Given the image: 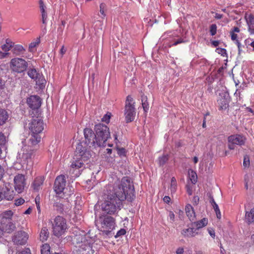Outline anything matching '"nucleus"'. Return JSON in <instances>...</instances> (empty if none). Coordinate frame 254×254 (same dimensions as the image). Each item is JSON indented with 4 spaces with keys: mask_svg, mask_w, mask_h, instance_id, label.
Listing matches in <instances>:
<instances>
[{
    "mask_svg": "<svg viewBox=\"0 0 254 254\" xmlns=\"http://www.w3.org/2000/svg\"><path fill=\"white\" fill-rule=\"evenodd\" d=\"M103 197L102 211L109 215H115L121 209L123 201H132L134 199V186L128 177H123L120 183L107 185Z\"/></svg>",
    "mask_w": 254,
    "mask_h": 254,
    "instance_id": "obj_1",
    "label": "nucleus"
},
{
    "mask_svg": "<svg viewBox=\"0 0 254 254\" xmlns=\"http://www.w3.org/2000/svg\"><path fill=\"white\" fill-rule=\"evenodd\" d=\"M72 241L77 248V254H93V240L87 235H76Z\"/></svg>",
    "mask_w": 254,
    "mask_h": 254,
    "instance_id": "obj_2",
    "label": "nucleus"
},
{
    "mask_svg": "<svg viewBox=\"0 0 254 254\" xmlns=\"http://www.w3.org/2000/svg\"><path fill=\"white\" fill-rule=\"evenodd\" d=\"M97 228L106 235H108L116 227V219L109 215H101L95 220Z\"/></svg>",
    "mask_w": 254,
    "mask_h": 254,
    "instance_id": "obj_3",
    "label": "nucleus"
},
{
    "mask_svg": "<svg viewBox=\"0 0 254 254\" xmlns=\"http://www.w3.org/2000/svg\"><path fill=\"white\" fill-rule=\"evenodd\" d=\"M65 177L64 175H60L57 177L54 184V190L57 194L63 192L65 196H70L74 191V189L71 186H68L65 189Z\"/></svg>",
    "mask_w": 254,
    "mask_h": 254,
    "instance_id": "obj_4",
    "label": "nucleus"
},
{
    "mask_svg": "<svg viewBox=\"0 0 254 254\" xmlns=\"http://www.w3.org/2000/svg\"><path fill=\"white\" fill-rule=\"evenodd\" d=\"M95 130L97 137L98 146H105L107 140L110 137L109 128L106 125L100 123L95 126Z\"/></svg>",
    "mask_w": 254,
    "mask_h": 254,
    "instance_id": "obj_5",
    "label": "nucleus"
},
{
    "mask_svg": "<svg viewBox=\"0 0 254 254\" xmlns=\"http://www.w3.org/2000/svg\"><path fill=\"white\" fill-rule=\"evenodd\" d=\"M53 234L60 237L64 234L67 229L66 221L63 217L56 216L52 221Z\"/></svg>",
    "mask_w": 254,
    "mask_h": 254,
    "instance_id": "obj_6",
    "label": "nucleus"
},
{
    "mask_svg": "<svg viewBox=\"0 0 254 254\" xmlns=\"http://www.w3.org/2000/svg\"><path fill=\"white\" fill-rule=\"evenodd\" d=\"M41 139L40 134L30 133L29 138L25 141V145L23 147V151L26 152V154H31L32 151L37 149Z\"/></svg>",
    "mask_w": 254,
    "mask_h": 254,
    "instance_id": "obj_7",
    "label": "nucleus"
},
{
    "mask_svg": "<svg viewBox=\"0 0 254 254\" xmlns=\"http://www.w3.org/2000/svg\"><path fill=\"white\" fill-rule=\"evenodd\" d=\"M41 139L40 134L30 133L29 138L25 141V145L23 147V151L26 152V154H31L32 151L37 149Z\"/></svg>",
    "mask_w": 254,
    "mask_h": 254,
    "instance_id": "obj_8",
    "label": "nucleus"
},
{
    "mask_svg": "<svg viewBox=\"0 0 254 254\" xmlns=\"http://www.w3.org/2000/svg\"><path fill=\"white\" fill-rule=\"evenodd\" d=\"M133 98L129 95L127 97L126 101L125 115L127 123L132 122L135 116V111Z\"/></svg>",
    "mask_w": 254,
    "mask_h": 254,
    "instance_id": "obj_9",
    "label": "nucleus"
},
{
    "mask_svg": "<svg viewBox=\"0 0 254 254\" xmlns=\"http://www.w3.org/2000/svg\"><path fill=\"white\" fill-rule=\"evenodd\" d=\"M15 192L12 189V185L9 183H5L3 186L0 187V202L11 201L13 199Z\"/></svg>",
    "mask_w": 254,
    "mask_h": 254,
    "instance_id": "obj_10",
    "label": "nucleus"
},
{
    "mask_svg": "<svg viewBox=\"0 0 254 254\" xmlns=\"http://www.w3.org/2000/svg\"><path fill=\"white\" fill-rule=\"evenodd\" d=\"M91 147V146H89L86 143L80 142L76 145L75 152V156L81 158L83 161L87 160L91 156L90 149Z\"/></svg>",
    "mask_w": 254,
    "mask_h": 254,
    "instance_id": "obj_11",
    "label": "nucleus"
},
{
    "mask_svg": "<svg viewBox=\"0 0 254 254\" xmlns=\"http://www.w3.org/2000/svg\"><path fill=\"white\" fill-rule=\"evenodd\" d=\"M84 135L85 140L82 143H86L89 146H95L98 145V140L96 134L89 128H86L84 129Z\"/></svg>",
    "mask_w": 254,
    "mask_h": 254,
    "instance_id": "obj_12",
    "label": "nucleus"
},
{
    "mask_svg": "<svg viewBox=\"0 0 254 254\" xmlns=\"http://www.w3.org/2000/svg\"><path fill=\"white\" fill-rule=\"evenodd\" d=\"M29 128L31 133L40 134L44 128L43 121L38 118L32 120L29 124Z\"/></svg>",
    "mask_w": 254,
    "mask_h": 254,
    "instance_id": "obj_13",
    "label": "nucleus"
},
{
    "mask_svg": "<svg viewBox=\"0 0 254 254\" xmlns=\"http://www.w3.org/2000/svg\"><path fill=\"white\" fill-rule=\"evenodd\" d=\"M14 186L16 191L21 193L26 185V179L24 175L18 174L14 178Z\"/></svg>",
    "mask_w": 254,
    "mask_h": 254,
    "instance_id": "obj_14",
    "label": "nucleus"
},
{
    "mask_svg": "<svg viewBox=\"0 0 254 254\" xmlns=\"http://www.w3.org/2000/svg\"><path fill=\"white\" fill-rule=\"evenodd\" d=\"M83 161H84L83 159L74 155L71 162L70 173L73 174L76 170H78V173H76L75 176H79L80 174L79 169L83 166L84 164Z\"/></svg>",
    "mask_w": 254,
    "mask_h": 254,
    "instance_id": "obj_15",
    "label": "nucleus"
},
{
    "mask_svg": "<svg viewBox=\"0 0 254 254\" xmlns=\"http://www.w3.org/2000/svg\"><path fill=\"white\" fill-rule=\"evenodd\" d=\"M28 238L27 234L24 231L16 232L12 238V241L15 244L19 245H25Z\"/></svg>",
    "mask_w": 254,
    "mask_h": 254,
    "instance_id": "obj_16",
    "label": "nucleus"
},
{
    "mask_svg": "<svg viewBox=\"0 0 254 254\" xmlns=\"http://www.w3.org/2000/svg\"><path fill=\"white\" fill-rule=\"evenodd\" d=\"M246 140V137L241 134H234L230 135L228 138V142H232L240 146L244 145Z\"/></svg>",
    "mask_w": 254,
    "mask_h": 254,
    "instance_id": "obj_17",
    "label": "nucleus"
},
{
    "mask_svg": "<svg viewBox=\"0 0 254 254\" xmlns=\"http://www.w3.org/2000/svg\"><path fill=\"white\" fill-rule=\"evenodd\" d=\"M27 103L32 109H37L41 106V99L38 96H31L27 99Z\"/></svg>",
    "mask_w": 254,
    "mask_h": 254,
    "instance_id": "obj_18",
    "label": "nucleus"
},
{
    "mask_svg": "<svg viewBox=\"0 0 254 254\" xmlns=\"http://www.w3.org/2000/svg\"><path fill=\"white\" fill-rule=\"evenodd\" d=\"M1 222L5 233H11L15 228V225L11 221L10 219L3 217L1 220Z\"/></svg>",
    "mask_w": 254,
    "mask_h": 254,
    "instance_id": "obj_19",
    "label": "nucleus"
},
{
    "mask_svg": "<svg viewBox=\"0 0 254 254\" xmlns=\"http://www.w3.org/2000/svg\"><path fill=\"white\" fill-rule=\"evenodd\" d=\"M39 7L41 14L42 22V23L45 25L44 30L46 31V26L47 24L48 14L46 11L47 7L46 5L44 4V2L42 0H40L39 1Z\"/></svg>",
    "mask_w": 254,
    "mask_h": 254,
    "instance_id": "obj_20",
    "label": "nucleus"
},
{
    "mask_svg": "<svg viewBox=\"0 0 254 254\" xmlns=\"http://www.w3.org/2000/svg\"><path fill=\"white\" fill-rule=\"evenodd\" d=\"M44 178L42 176L36 177L32 184L31 187L35 191H38L41 189V187L43 184Z\"/></svg>",
    "mask_w": 254,
    "mask_h": 254,
    "instance_id": "obj_21",
    "label": "nucleus"
},
{
    "mask_svg": "<svg viewBox=\"0 0 254 254\" xmlns=\"http://www.w3.org/2000/svg\"><path fill=\"white\" fill-rule=\"evenodd\" d=\"M217 102L219 110H224L229 107V99L225 96L219 97Z\"/></svg>",
    "mask_w": 254,
    "mask_h": 254,
    "instance_id": "obj_22",
    "label": "nucleus"
},
{
    "mask_svg": "<svg viewBox=\"0 0 254 254\" xmlns=\"http://www.w3.org/2000/svg\"><path fill=\"white\" fill-rule=\"evenodd\" d=\"M198 234L197 229L194 228H188L187 229H183L182 232V234L187 237H193Z\"/></svg>",
    "mask_w": 254,
    "mask_h": 254,
    "instance_id": "obj_23",
    "label": "nucleus"
},
{
    "mask_svg": "<svg viewBox=\"0 0 254 254\" xmlns=\"http://www.w3.org/2000/svg\"><path fill=\"white\" fill-rule=\"evenodd\" d=\"M33 58V56L31 55H28L26 57V59L27 61H26L25 59L19 58H13L11 60L10 64H28V63H31L32 61H31Z\"/></svg>",
    "mask_w": 254,
    "mask_h": 254,
    "instance_id": "obj_24",
    "label": "nucleus"
},
{
    "mask_svg": "<svg viewBox=\"0 0 254 254\" xmlns=\"http://www.w3.org/2000/svg\"><path fill=\"white\" fill-rule=\"evenodd\" d=\"M187 215L190 221H193L195 217V213L193 207L190 204H187L185 207Z\"/></svg>",
    "mask_w": 254,
    "mask_h": 254,
    "instance_id": "obj_25",
    "label": "nucleus"
},
{
    "mask_svg": "<svg viewBox=\"0 0 254 254\" xmlns=\"http://www.w3.org/2000/svg\"><path fill=\"white\" fill-rule=\"evenodd\" d=\"M14 43L10 39H6L5 43L1 46V49L3 52H8L13 47Z\"/></svg>",
    "mask_w": 254,
    "mask_h": 254,
    "instance_id": "obj_26",
    "label": "nucleus"
},
{
    "mask_svg": "<svg viewBox=\"0 0 254 254\" xmlns=\"http://www.w3.org/2000/svg\"><path fill=\"white\" fill-rule=\"evenodd\" d=\"M26 64H11L10 68L12 71L17 73H21L26 69Z\"/></svg>",
    "mask_w": 254,
    "mask_h": 254,
    "instance_id": "obj_27",
    "label": "nucleus"
},
{
    "mask_svg": "<svg viewBox=\"0 0 254 254\" xmlns=\"http://www.w3.org/2000/svg\"><path fill=\"white\" fill-rule=\"evenodd\" d=\"M245 221L248 224L254 222V208H252L249 211L246 212Z\"/></svg>",
    "mask_w": 254,
    "mask_h": 254,
    "instance_id": "obj_28",
    "label": "nucleus"
},
{
    "mask_svg": "<svg viewBox=\"0 0 254 254\" xmlns=\"http://www.w3.org/2000/svg\"><path fill=\"white\" fill-rule=\"evenodd\" d=\"M244 18L248 26H254V15L253 13L246 12L245 14Z\"/></svg>",
    "mask_w": 254,
    "mask_h": 254,
    "instance_id": "obj_29",
    "label": "nucleus"
},
{
    "mask_svg": "<svg viewBox=\"0 0 254 254\" xmlns=\"http://www.w3.org/2000/svg\"><path fill=\"white\" fill-rule=\"evenodd\" d=\"M12 51L15 55H20L25 51V49L21 45L17 44L14 45L13 44Z\"/></svg>",
    "mask_w": 254,
    "mask_h": 254,
    "instance_id": "obj_30",
    "label": "nucleus"
},
{
    "mask_svg": "<svg viewBox=\"0 0 254 254\" xmlns=\"http://www.w3.org/2000/svg\"><path fill=\"white\" fill-rule=\"evenodd\" d=\"M49 234L47 228L46 227L42 228L40 234V240L42 242L46 241L49 237Z\"/></svg>",
    "mask_w": 254,
    "mask_h": 254,
    "instance_id": "obj_31",
    "label": "nucleus"
},
{
    "mask_svg": "<svg viewBox=\"0 0 254 254\" xmlns=\"http://www.w3.org/2000/svg\"><path fill=\"white\" fill-rule=\"evenodd\" d=\"M208 223V219L206 218H203L201 220L196 221L194 223V225L196 226L197 231L201 228H203L207 225Z\"/></svg>",
    "mask_w": 254,
    "mask_h": 254,
    "instance_id": "obj_32",
    "label": "nucleus"
},
{
    "mask_svg": "<svg viewBox=\"0 0 254 254\" xmlns=\"http://www.w3.org/2000/svg\"><path fill=\"white\" fill-rule=\"evenodd\" d=\"M8 119L7 112L2 109L0 110V126L3 125Z\"/></svg>",
    "mask_w": 254,
    "mask_h": 254,
    "instance_id": "obj_33",
    "label": "nucleus"
},
{
    "mask_svg": "<svg viewBox=\"0 0 254 254\" xmlns=\"http://www.w3.org/2000/svg\"><path fill=\"white\" fill-rule=\"evenodd\" d=\"M141 103L143 110L145 112H147L149 110V106L147 102V98L146 96L144 95L141 96Z\"/></svg>",
    "mask_w": 254,
    "mask_h": 254,
    "instance_id": "obj_34",
    "label": "nucleus"
},
{
    "mask_svg": "<svg viewBox=\"0 0 254 254\" xmlns=\"http://www.w3.org/2000/svg\"><path fill=\"white\" fill-rule=\"evenodd\" d=\"M40 39L37 38L35 41L32 42L29 45V51L31 52H33L36 51V47L40 43Z\"/></svg>",
    "mask_w": 254,
    "mask_h": 254,
    "instance_id": "obj_35",
    "label": "nucleus"
},
{
    "mask_svg": "<svg viewBox=\"0 0 254 254\" xmlns=\"http://www.w3.org/2000/svg\"><path fill=\"white\" fill-rule=\"evenodd\" d=\"M28 75L32 79H37L40 74L35 69H31L28 72Z\"/></svg>",
    "mask_w": 254,
    "mask_h": 254,
    "instance_id": "obj_36",
    "label": "nucleus"
},
{
    "mask_svg": "<svg viewBox=\"0 0 254 254\" xmlns=\"http://www.w3.org/2000/svg\"><path fill=\"white\" fill-rule=\"evenodd\" d=\"M177 188V181L175 177H172L171 178V182L170 187V189L172 192V193H174L176 192Z\"/></svg>",
    "mask_w": 254,
    "mask_h": 254,
    "instance_id": "obj_37",
    "label": "nucleus"
},
{
    "mask_svg": "<svg viewBox=\"0 0 254 254\" xmlns=\"http://www.w3.org/2000/svg\"><path fill=\"white\" fill-rule=\"evenodd\" d=\"M41 254H50V246L48 244H43L41 250Z\"/></svg>",
    "mask_w": 254,
    "mask_h": 254,
    "instance_id": "obj_38",
    "label": "nucleus"
},
{
    "mask_svg": "<svg viewBox=\"0 0 254 254\" xmlns=\"http://www.w3.org/2000/svg\"><path fill=\"white\" fill-rule=\"evenodd\" d=\"M107 10V5L106 3L102 2L100 4V12L102 15V18H104L106 16V11Z\"/></svg>",
    "mask_w": 254,
    "mask_h": 254,
    "instance_id": "obj_39",
    "label": "nucleus"
},
{
    "mask_svg": "<svg viewBox=\"0 0 254 254\" xmlns=\"http://www.w3.org/2000/svg\"><path fill=\"white\" fill-rule=\"evenodd\" d=\"M168 155H163L158 158L159 164L160 166H163L168 160Z\"/></svg>",
    "mask_w": 254,
    "mask_h": 254,
    "instance_id": "obj_40",
    "label": "nucleus"
},
{
    "mask_svg": "<svg viewBox=\"0 0 254 254\" xmlns=\"http://www.w3.org/2000/svg\"><path fill=\"white\" fill-rule=\"evenodd\" d=\"M189 177L193 184H195L196 183L197 177L196 174L194 172L192 171L189 174Z\"/></svg>",
    "mask_w": 254,
    "mask_h": 254,
    "instance_id": "obj_41",
    "label": "nucleus"
},
{
    "mask_svg": "<svg viewBox=\"0 0 254 254\" xmlns=\"http://www.w3.org/2000/svg\"><path fill=\"white\" fill-rule=\"evenodd\" d=\"M217 25L215 24H212L210 26L209 32L211 36H214L217 33Z\"/></svg>",
    "mask_w": 254,
    "mask_h": 254,
    "instance_id": "obj_42",
    "label": "nucleus"
},
{
    "mask_svg": "<svg viewBox=\"0 0 254 254\" xmlns=\"http://www.w3.org/2000/svg\"><path fill=\"white\" fill-rule=\"evenodd\" d=\"M111 116V113L110 112H108L103 117V118H102V121L103 122L106 123V124L109 123Z\"/></svg>",
    "mask_w": 254,
    "mask_h": 254,
    "instance_id": "obj_43",
    "label": "nucleus"
},
{
    "mask_svg": "<svg viewBox=\"0 0 254 254\" xmlns=\"http://www.w3.org/2000/svg\"><path fill=\"white\" fill-rule=\"evenodd\" d=\"M6 142L5 136L3 133H0V146L3 147L5 145Z\"/></svg>",
    "mask_w": 254,
    "mask_h": 254,
    "instance_id": "obj_44",
    "label": "nucleus"
},
{
    "mask_svg": "<svg viewBox=\"0 0 254 254\" xmlns=\"http://www.w3.org/2000/svg\"><path fill=\"white\" fill-rule=\"evenodd\" d=\"M251 176L249 175H246L245 176V179H244L245 182V187L246 190H248L249 182L250 180L251 179Z\"/></svg>",
    "mask_w": 254,
    "mask_h": 254,
    "instance_id": "obj_45",
    "label": "nucleus"
},
{
    "mask_svg": "<svg viewBox=\"0 0 254 254\" xmlns=\"http://www.w3.org/2000/svg\"><path fill=\"white\" fill-rule=\"evenodd\" d=\"M226 69V66H221L218 68L217 71V75L218 76H222L223 74L224 70Z\"/></svg>",
    "mask_w": 254,
    "mask_h": 254,
    "instance_id": "obj_46",
    "label": "nucleus"
},
{
    "mask_svg": "<svg viewBox=\"0 0 254 254\" xmlns=\"http://www.w3.org/2000/svg\"><path fill=\"white\" fill-rule=\"evenodd\" d=\"M243 165L245 167H249L250 166V159L249 157L248 156H246L244 157V161H243Z\"/></svg>",
    "mask_w": 254,
    "mask_h": 254,
    "instance_id": "obj_47",
    "label": "nucleus"
},
{
    "mask_svg": "<svg viewBox=\"0 0 254 254\" xmlns=\"http://www.w3.org/2000/svg\"><path fill=\"white\" fill-rule=\"evenodd\" d=\"M126 233V230L125 229H121L118 231L115 235L116 238L119 237L121 236L125 235Z\"/></svg>",
    "mask_w": 254,
    "mask_h": 254,
    "instance_id": "obj_48",
    "label": "nucleus"
},
{
    "mask_svg": "<svg viewBox=\"0 0 254 254\" xmlns=\"http://www.w3.org/2000/svg\"><path fill=\"white\" fill-rule=\"evenodd\" d=\"M10 53L8 52H2L0 50V59H3L7 58L9 57Z\"/></svg>",
    "mask_w": 254,
    "mask_h": 254,
    "instance_id": "obj_49",
    "label": "nucleus"
},
{
    "mask_svg": "<svg viewBox=\"0 0 254 254\" xmlns=\"http://www.w3.org/2000/svg\"><path fill=\"white\" fill-rule=\"evenodd\" d=\"M25 202V200L22 198H18L17 199L15 200V205L16 206H20L22 204H23Z\"/></svg>",
    "mask_w": 254,
    "mask_h": 254,
    "instance_id": "obj_50",
    "label": "nucleus"
},
{
    "mask_svg": "<svg viewBox=\"0 0 254 254\" xmlns=\"http://www.w3.org/2000/svg\"><path fill=\"white\" fill-rule=\"evenodd\" d=\"M16 254H31V251L29 248H25L21 251L18 252Z\"/></svg>",
    "mask_w": 254,
    "mask_h": 254,
    "instance_id": "obj_51",
    "label": "nucleus"
},
{
    "mask_svg": "<svg viewBox=\"0 0 254 254\" xmlns=\"http://www.w3.org/2000/svg\"><path fill=\"white\" fill-rule=\"evenodd\" d=\"M118 154L121 156L126 155V150L124 148H118Z\"/></svg>",
    "mask_w": 254,
    "mask_h": 254,
    "instance_id": "obj_52",
    "label": "nucleus"
},
{
    "mask_svg": "<svg viewBox=\"0 0 254 254\" xmlns=\"http://www.w3.org/2000/svg\"><path fill=\"white\" fill-rule=\"evenodd\" d=\"M231 40L233 41H237L238 40V35L236 33H234V32L230 31V32Z\"/></svg>",
    "mask_w": 254,
    "mask_h": 254,
    "instance_id": "obj_53",
    "label": "nucleus"
},
{
    "mask_svg": "<svg viewBox=\"0 0 254 254\" xmlns=\"http://www.w3.org/2000/svg\"><path fill=\"white\" fill-rule=\"evenodd\" d=\"M248 30L250 35H253L254 34V26H248Z\"/></svg>",
    "mask_w": 254,
    "mask_h": 254,
    "instance_id": "obj_54",
    "label": "nucleus"
},
{
    "mask_svg": "<svg viewBox=\"0 0 254 254\" xmlns=\"http://www.w3.org/2000/svg\"><path fill=\"white\" fill-rule=\"evenodd\" d=\"M5 233V231L3 230V227L2 224L1 222H0V237H1Z\"/></svg>",
    "mask_w": 254,
    "mask_h": 254,
    "instance_id": "obj_55",
    "label": "nucleus"
},
{
    "mask_svg": "<svg viewBox=\"0 0 254 254\" xmlns=\"http://www.w3.org/2000/svg\"><path fill=\"white\" fill-rule=\"evenodd\" d=\"M208 233L212 237L214 238L215 236V233L214 230L212 228H208Z\"/></svg>",
    "mask_w": 254,
    "mask_h": 254,
    "instance_id": "obj_56",
    "label": "nucleus"
},
{
    "mask_svg": "<svg viewBox=\"0 0 254 254\" xmlns=\"http://www.w3.org/2000/svg\"><path fill=\"white\" fill-rule=\"evenodd\" d=\"M66 49L65 48L64 46L63 45L62 46L60 51V55L63 56L66 52Z\"/></svg>",
    "mask_w": 254,
    "mask_h": 254,
    "instance_id": "obj_57",
    "label": "nucleus"
},
{
    "mask_svg": "<svg viewBox=\"0 0 254 254\" xmlns=\"http://www.w3.org/2000/svg\"><path fill=\"white\" fill-rule=\"evenodd\" d=\"M235 43L236 44L238 49V51L240 53L242 51V45L239 40H237V41L235 42Z\"/></svg>",
    "mask_w": 254,
    "mask_h": 254,
    "instance_id": "obj_58",
    "label": "nucleus"
},
{
    "mask_svg": "<svg viewBox=\"0 0 254 254\" xmlns=\"http://www.w3.org/2000/svg\"><path fill=\"white\" fill-rule=\"evenodd\" d=\"M235 144L232 142H228V147L230 150H234L235 148Z\"/></svg>",
    "mask_w": 254,
    "mask_h": 254,
    "instance_id": "obj_59",
    "label": "nucleus"
},
{
    "mask_svg": "<svg viewBox=\"0 0 254 254\" xmlns=\"http://www.w3.org/2000/svg\"><path fill=\"white\" fill-rule=\"evenodd\" d=\"M186 189H187V191L188 194L190 195H191L192 194V190H191L190 187L189 185H187L186 186Z\"/></svg>",
    "mask_w": 254,
    "mask_h": 254,
    "instance_id": "obj_60",
    "label": "nucleus"
},
{
    "mask_svg": "<svg viewBox=\"0 0 254 254\" xmlns=\"http://www.w3.org/2000/svg\"><path fill=\"white\" fill-rule=\"evenodd\" d=\"M169 216L170 219L172 222H173L175 219V214H174V213L172 211H170Z\"/></svg>",
    "mask_w": 254,
    "mask_h": 254,
    "instance_id": "obj_61",
    "label": "nucleus"
},
{
    "mask_svg": "<svg viewBox=\"0 0 254 254\" xmlns=\"http://www.w3.org/2000/svg\"><path fill=\"white\" fill-rule=\"evenodd\" d=\"M171 200V198L169 196H165L163 198V201L166 203L168 204Z\"/></svg>",
    "mask_w": 254,
    "mask_h": 254,
    "instance_id": "obj_62",
    "label": "nucleus"
},
{
    "mask_svg": "<svg viewBox=\"0 0 254 254\" xmlns=\"http://www.w3.org/2000/svg\"><path fill=\"white\" fill-rule=\"evenodd\" d=\"M211 44H212V45L214 47H217V46H219V45L220 44V42L219 41H217H217H215H215H211Z\"/></svg>",
    "mask_w": 254,
    "mask_h": 254,
    "instance_id": "obj_63",
    "label": "nucleus"
},
{
    "mask_svg": "<svg viewBox=\"0 0 254 254\" xmlns=\"http://www.w3.org/2000/svg\"><path fill=\"white\" fill-rule=\"evenodd\" d=\"M183 253H184L183 248H179L176 251L177 254H183Z\"/></svg>",
    "mask_w": 254,
    "mask_h": 254,
    "instance_id": "obj_64",
    "label": "nucleus"
}]
</instances>
